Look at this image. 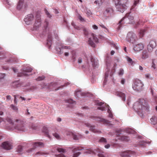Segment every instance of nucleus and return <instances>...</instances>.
<instances>
[{
	"label": "nucleus",
	"mask_w": 157,
	"mask_h": 157,
	"mask_svg": "<svg viewBox=\"0 0 157 157\" xmlns=\"http://www.w3.org/2000/svg\"><path fill=\"white\" fill-rule=\"evenodd\" d=\"M57 150L60 153L56 155V157H78L80 154L78 151L81 150H82L83 153L86 154L95 153V151L91 149H86L77 146L70 147L66 149L59 148H57Z\"/></svg>",
	"instance_id": "f257e3e1"
},
{
	"label": "nucleus",
	"mask_w": 157,
	"mask_h": 157,
	"mask_svg": "<svg viewBox=\"0 0 157 157\" xmlns=\"http://www.w3.org/2000/svg\"><path fill=\"white\" fill-rule=\"evenodd\" d=\"M6 122H5L0 117V126L2 124L5 123L3 125L5 126L7 129L10 130L15 129L18 132H25L26 131L24 126L22 124V122L20 120H16L15 125L10 118L7 117L6 119Z\"/></svg>",
	"instance_id": "f03ea898"
},
{
	"label": "nucleus",
	"mask_w": 157,
	"mask_h": 157,
	"mask_svg": "<svg viewBox=\"0 0 157 157\" xmlns=\"http://www.w3.org/2000/svg\"><path fill=\"white\" fill-rule=\"evenodd\" d=\"M133 108L140 116H142L145 111L148 112L149 109L147 102L143 99H140L135 102Z\"/></svg>",
	"instance_id": "7ed1b4c3"
},
{
	"label": "nucleus",
	"mask_w": 157,
	"mask_h": 157,
	"mask_svg": "<svg viewBox=\"0 0 157 157\" xmlns=\"http://www.w3.org/2000/svg\"><path fill=\"white\" fill-rule=\"evenodd\" d=\"M83 31L85 37L88 38L89 44L91 46L94 47L95 46L94 42L98 43V38L94 33L88 32L86 29L84 28Z\"/></svg>",
	"instance_id": "20e7f679"
},
{
	"label": "nucleus",
	"mask_w": 157,
	"mask_h": 157,
	"mask_svg": "<svg viewBox=\"0 0 157 157\" xmlns=\"http://www.w3.org/2000/svg\"><path fill=\"white\" fill-rule=\"evenodd\" d=\"M44 23V27L43 28V35L45 36L46 34H48V39L47 40L46 44L49 46V48H50L52 43V36L51 33L49 32L48 29L47 27L48 24V22L45 21Z\"/></svg>",
	"instance_id": "39448f33"
},
{
	"label": "nucleus",
	"mask_w": 157,
	"mask_h": 157,
	"mask_svg": "<svg viewBox=\"0 0 157 157\" xmlns=\"http://www.w3.org/2000/svg\"><path fill=\"white\" fill-rule=\"evenodd\" d=\"M94 102L95 105L98 106V109L103 111L107 110V112L109 113V117L112 118L113 115L110 109L109 108L108 105L105 104L104 103L100 102L98 100H95Z\"/></svg>",
	"instance_id": "423d86ee"
},
{
	"label": "nucleus",
	"mask_w": 157,
	"mask_h": 157,
	"mask_svg": "<svg viewBox=\"0 0 157 157\" xmlns=\"http://www.w3.org/2000/svg\"><path fill=\"white\" fill-rule=\"evenodd\" d=\"M144 86L143 82L139 79H136L134 81L132 86L134 90L140 92L143 90Z\"/></svg>",
	"instance_id": "0eeeda50"
},
{
	"label": "nucleus",
	"mask_w": 157,
	"mask_h": 157,
	"mask_svg": "<svg viewBox=\"0 0 157 157\" xmlns=\"http://www.w3.org/2000/svg\"><path fill=\"white\" fill-rule=\"evenodd\" d=\"M31 145L33 147V148L31 149L30 150H29L27 152L29 153L28 155H32V151L34 149L37 147L40 148H44L45 147L44 143L39 141H34L31 142H29Z\"/></svg>",
	"instance_id": "6e6552de"
},
{
	"label": "nucleus",
	"mask_w": 157,
	"mask_h": 157,
	"mask_svg": "<svg viewBox=\"0 0 157 157\" xmlns=\"http://www.w3.org/2000/svg\"><path fill=\"white\" fill-rule=\"evenodd\" d=\"M133 20V17L130 15L129 13H127L126 14L125 16L122 18L120 21L119 22L118 27H119L121 25H122L123 24V23L122 22L123 21H124V23L126 24L128 23H133L132 21Z\"/></svg>",
	"instance_id": "1a4fd4ad"
},
{
	"label": "nucleus",
	"mask_w": 157,
	"mask_h": 157,
	"mask_svg": "<svg viewBox=\"0 0 157 157\" xmlns=\"http://www.w3.org/2000/svg\"><path fill=\"white\" fill-rule=\"evenodd\" d=\"M137 39V37L136 34L133 32H128L126 38L127 41L132 43H133Z\"/></svg>",
	"instance_id": "9d476101"
},
{
	"label": "nucleus",
	"mask_w": 157,
	"mask_h": 157,
	"mask_svg": "<svg viewBox=\"0 0 157 157\" xmlns=\"http://www.w3.org/2000/svg\"><path fill=\"white\" fill-rule=\"evenodd\" d=\"M61 48H63L64 49H69L68 51H66L64 53V56H68L69 55L70 53L71 54V56L72 59H73L74 61H75L76 60V59L75 58V53L74 52H72L71 50H70V46H61V47H59V48L60 49Z\"/></svg>",
	"instance_id": "9b49d317"
},
{
	"label": "nucleus",
	"mask_w": 157,
	"mask_h": 157,
	"mask_svg": "<svg viewBox=\"0 0 157 157\" xmlns=\"http://www.w3.org/2000/svg\"><path fill=\"white\" fill-rule=\"evenodd\" d=\"M27 6V5L25 0H19L17 8L19 10L24 11L26 10Z\"/></svg>",
	"instance_id": "f8f14e48"
},
{
	"label": "nucleus",
	"mask_w": 157,
	"mask_h": 157,
	"mask_svg": "<svg viewBox=\"0 0 157 157\" xmlns=\"http://www.w3.org/2000/svg\"><path fill=\"white\" fill-rule=\"evenodd\" d=\"M116 9L117 11L123 13L127 9L128 6L124 3L118 2L116 4Z\"/></svg>",
	"instance_id": "ddd939ff"
},
{
	"label": "nucleus",
	"mask_w": 157,
	"mask_h": 157,
	"mask_svg": "<svg viewBox=\"0 0 157 157\" xmlns=\"http://www.w3.org/2000/svg\"><path fill=\"white\" fill-rule=\"evenodd\" d=\"M120 155L122 157H131V156H136V153L130 150L120 152Z\"/></svg>",
	"instance_id": "4468645a"
},
{
	"label": "nucleus",
	"mask_w": 157,
	"mask_h": 157,
	"mask_svg": "<svg viewBox=\"0 0 157 157\" xmlns=\"http://www.w3.org/2000/svg\"><path fill=\"white\" fill-rule=\"evenodd\" d=\"M104 14L106 17H110L114 15V11L111 7H108L105 8Z\"/></svg>",
	"instance_id": "2eb2a0df"
},
{
	"label": "nucleus",
	"mask_w": 157,
	"mask_h": 157,
	"mask_svg": "<svg viewBox=\"0 0 157 157\" xmlns=\"http://www.w3.org/2000/svg\"><path fill=\"white\" fill-rule=\"evenodd\" d=\"M33 70V69L30 67H27L25 69H23L21 72L20 74L17 75L19 76H29L30 74H29L30 72Z\"/></svg>",
	"instance_id": "dca6fc26"
},
{
	"label": "nucleus",
	"mask_w": 157,
	"mask_h": 157,
	"mask_svg": "<svg viewBox=\"0 0 157 157\" xmlns=\"http://www.w3.org/2000/svg\"><path fill=\"white\" fill-rule=\"evenodd\" d=\"M86 58H87V60L89 59L90 60L92 67L94 69H96L98 67V60L97 59H94L91 54L89 55V58L87 56V57H86Z\"/></svg>",
	"instance_id": "f3484780"
},
{
	"label": "nucleus",
	"mask_w": 157,
	"mask_h": 157,
	"mask_svg": "<svg viewBox=\"0 0 157 157\" xmlns=\"http://www.w3.org/2000/svg\"><path fill=\"white\" fill-rule=\"evenodd\" d=\"M122 134L121 130L119 129L116 131L117 136L119 137L118 139L125 141H128L129 140V138L127 136H120Z\"/></svg>",
	"instance_id": "a211bd4d"
},
{
	"label": "nucleus",
	"mask_w": 157,
	"mask_h": 157,
	"mask_svg": "<svg viewBox=\"0 0 157 157\" xmlns=\"http://www.w3.org/2000/svg\"><path fill=\"white\" fill-rule=\"evenodd\" d=\"M34 17L32 14H28L24 19V21L27 25H29L32 23Z\"/></svg>",
	"instance_id": "6ab92c4d"
},
{
	"label": "nucleus",
	"mask_w": 157,
	"mask_h": 157,
	"mask_svg": "<svg viewBox=\"0 0 157 157\" xmlns=\"http://www.w3.org/2000/svg\"><path fill=\"white\" fill-rule=\"evenodd\" d=\"M113 73H112L111 71H110L109 70H108V69L106 70V71L105 73V79L103 81L104 86L105 85V83L107 81V79H108L109 75L110 76V78H111L112 79H113Z\"/></svg>",
	"instance_id": "aec40b11"
},
{
	"label": "nucleus",
	"mask_w": 157,
	"mask_h": 157,
	"mask_svg": "<svg viewBox=\"0 0 157 157\" xmlns=\"http://www.w3.org/2000/svg\"><path fill=\"white\" fill-rule=\"evenodd\" d=\"M40 14H37L36 19L34 25V28L36 30H38L41 25V21L40 19Z\"/></svg>",
	"instance_id": "412c9836"
},
{
	"label": "nucleus",
	"mask_w": 157,
	"mask_h": 157,
	"mask_svg": "<svg viewBox=\"0 0 157 157\" xmlns=\"http://www.w3.org/2000/svg\"><path fill=\"white\" fill-rule=\"evenodd\" d=\"M156 46V43L155 41L151 40L149 44L147 45V50L149 53H151L153 51V49Z\"/></svg>",
	"instance_id": "4be33fe9"
},
{
	"label": "nucleus",
	"mask_w": 157,
	"mask_h": 157,
	"mask_svg": "<svg viewBox=\"0 0 157 157\" xmlns=\"http://www.w3.org/2000/svg\"><path fill=\"white\" fill-rule=\"evenodd\" d=\"M86 126L88 127L89 128V130L92 132L94 133H100L101 132L99 130L95 128V125H92L89 123H85Z\"/></svg>",
	"instance_id": "5701e85b"
},
{
	"label": "nucleus",
	"mask_w": 157,
	"mask_h": 157,
	"mask_svg": "<svg viewBox=\"0 0 157 157\" xmlns=\"http://www.w3.org/2000/svg\"><path fill=\"white\" fill-rule=\"evenodd\" d=\"M2 147L7 150H10L12 148V144L10 142H5L2 144Z\"/></svg>",
	"instance_id": "b1692460"
},
{
	"label": "nucleus",
	"mask_w": 157,
	"mask_h": 157,
	"mask_svg": "<svg viewBox=\"0 0 157 157\" xmlns=\"http://www.w3.org/2000/svg\"><path fill=\"white\" fill-rule=\"evenodd\" d=\"M144 47V46L142 43H139L136 45L134 47V49L136 51H140L143 50Z\"/></svg>",
	"instance_id": "393cba45"
},
{
	"label": "nucleus",
	"mask_w": 157,
	"mask_h": 157,
	"mask_svg": "<svg viewBox=\"0 0 157 157\" xmlns=\"http://www.w3.org/2000/svg\"><path fill=\"white\" fill-rule=\"evenodd\" d=\"M124 92V90L122 92L120 91H117L116 93V94L121 98L123 101H125L126 99Z\"/></svg>",
	"instance_id": "a878e982"
},
{
	"label": "nucleus",
	"mask_w": 157,
	"mask_h": 157,
	"mask_svg": "<svg viewBox=\"0 0 157 157\" xmlns=\"http://www.w3.org/2000/svg\"><path fill=\"white\" fill-rule=\"evenodd\" d=\"M94 119L97 121L102 122L105 124H108L109 123V122L108 121L100 117H94Z\"/></svg>",
	"instance_id": "bb28decb"
},
{
	"label": "nucleus",
	"mask_w": 157,
	"mask_h": 157,
	"mask_svg": "<svg viewBox=\"0 0 157 157\" xmlns=\"http://www.w3.org/2000/svg\"><path fill=\"white\" fill-rule=\"evenodd\" d=\"M149 57V53L146 50H144L142 52L141 58L142 59H145Z\"/></svg>",
	"instance_id": "cd10ccee"
},
{
	"label": "nucleus",
	"mask_w": 157,
	"mask_h": 157,
	"mask_svg": "<svg viewBox=\"0 0 157 157\" xmlns=\"http://www.w3.org/2000/svg\"><path fill=\"white\" fill-rule=\"evenodd\" d=\"M21 85V83L19 81H15L12 83V86L14 88H18Z\"/></svg>",
	"instance_id": "c85d7f7f"
},
{
	"label": "nucleus",
	"mask_w": 157,
	"mask_h": 157,
	"mask_svg": "<svg viewBox=\"0 0 157 157\" xmlns=\"http://www.w3.org/2000/svg\"><path fill=\"white\" fill-rule=\"evenodd\" d=\"M67 136H69L73 138L74 140H77L78 139V136L73 132H67Z\"/></svg>",
	"instance_id": "c756f323"
},
{
	"label": "nucleus",
	"mask_w": 157,
	"mask_h": 157,
	"mask_svg": "<svg viewBox=\"0 0 157 157\" xmlns=\"http://www.w3.org/2000/svg\"><path fill=\"white\" fill-rule=\"evenodd\" d=\"M141 137V136H139L138 138H137V140L139 141V142L137 144V145L140 147L144 146L145 145V141L142 140Z\"/></svg>",
	"instance_id": "7c9ffc66"
},
{
	"label": "nucleus",
	"mask_w": 157,
	"mask_h": 157,
	"mask_svg": "<svg viewBox=\"0 0 157 157\" xmlns=\"http://www.w3.org/2000/svg\"><path fill=\"white\" fill-rule=\"evenodd\" d=\"M50 154L49 152H44L42 151H40L37 152L36 155L38 156L43 155L45 156H47Z\"/></svg>",
	"instance_id": "2f4dec72"
},
{
	"label": "nucleus",
	"mask_w": 157,
	"mask_h": 157,
	"mask_svg": "<svg viewBox=\"0 0 157 157\" xmlns=\"http://www.w3.org/2000/svg\"><path fill=\"white\" fill-rule=\"evenodd\" d=\"M151 123L153 125L157 124V118L155 116H152L150 119Z\"/></svg>",
	"instance_id": "473e14b6"
},
{
	"label": "nucleus",
	"mask_w": 157,
	"mask_h": 157,
	"mask_svg": "<svg viewBox=\"0 0 157 157\" xmlns=\"http://www.w3.org/2000/svg\"><path fill=\"white\" fill-rule=\"evenodd\" d=\"M29 128L30 129V131L32 130L33 132H34L35 130L37 129V127L34 124H30L29 125Z\"/></svg>",
	"instance_id": "72a5a7b5"
},
{
	"label": "nucleus",
	"mask_w": 157,
	"mask_h": 157,
	"mask_svg": "<svg viewBox=\"0 0 157 157\" xmlns=\"http://www.w3.org/2000/svg\"><path fill=\"white\" fill-rule=\"evenodd\" d=\"M104 1V0H95L94 3L98 6H100L102 5Z\"/></svg>",
	"instance_id": "f704fd0d"
},
{
	"label": "nucleus",
	"mask_w": 157,
	"mask_h": 157,
	"mask_svg": "<svg viewBox=\"0 0 157 157\" xmlns=\"http://www.w3.org/2000/svg\"><path fill=\"white\" fill-rule=\"evenodd\" d=\"M43 132H44L45 135L49 138L50 139V132L49 131L47 128H44L43 130Z\"/></svg>",
	"instance_id": "c9c22d12"
},
{
	"label": "nucleus",
	"mask_w": 157,
	"mask_h": 157,
	"mask_svg": "<svg viewBox=\"0 0 157 157\" xmlns=\"http://www.w3.org/2000/svg\"><path fill=\"white\" fill-rule=\"evenodd\" d=\"M125 132L128 134H134L136 133V132L133 130L131 128H127L125 130Z\"/></svg>",
	"instance_id": "e433bc0d"
},
{
	"label": "nucleus",
	"mask_w": 157,
	"mask_h": 157,
	"mask_svg": "<svg viewBox=\"0 0 157 157\" xmlns=\"http://www.w3.org/2000/svg\"><path fill=\"white\" fill-rule=\"evenodd\" d=\"M85 12L88 17H89L92 16V13L89 9L86 7L85 10Z\"/></svg>",
	"instance_id": "4c0bfd02"
},
{
	"label": "nucleus",
	"mask_w": 157,
	"mask_h": 157,
	"mask_svg": "<svg viewBox=\"0 0 157 157\" xmlns=\"http://www.w3.org/2000/svg\"><path fill=\"white\" fill-rule=\"evenodd\" d=\"M138 2L139 1L138 0H135L133 5L132 6V7L131 8L130 10H135V7L138 3Z\"/></svg>",
	"instance_id": "58836bf2"
},
{
	"label": "nucleus",
	"mask_w": 157,
	"mask_h": 157,
	"mask_svg": "<svg viewBox=\"0 0 157 157\" xmlns=\"http://www.w3.org/2000/svg\"><path fill=\"white\" fill-rule=\"evenodd\" d=\"M126 59L128 62L131 64L132 65L134 63V62L132 60V59L128 56H127Z\"/></svg>",
	"instance_id": "ea45409f"
},
{
	"label": "nucleus",
	"mask_w": 157,
	"mask_h": 157,
	"mask_svg": "<svg viewBox=\"0 0 157 157\" xmlns=\"http://www.w3.org/2000/svg\"><path fill=\"white\" fill-rule=\"evenodd\" d=\"M10 107L11 109L15 112H17L18 111L17 107L13 104L10 105Z\"/></svg>",
	"instance_id": "a19ab883"
},
{
	"label": "nucleus",
	"mask_w": 157,
	"mask_h": 157,
	"mask_svg": "<svg viewBox=\"0 0 157 157\" xmlns=\"http://www.w3.org/2000/svg\"><path fill=\"white\" fill-rule=\"evenodd\" d=\"M66 102L69 103V105L75 104L76 102L73 101L72 99H69L66 100Z\"/></svg>",
	"instance_id": "79ce46f5"
},
{
	"label": "nucleus",
	"mask_w": 157,
	"mask_h": 157,
	"mask_svg": "<svg viewBox=\"0 0 157 157\" xmlns=\"http://www.w3.org/2000/svg\"><path fill=\"white\" fill-rule=\"evenodd\" d=\"M5 76L4 74L0 73V83L4 81Z\"/></svg>",
	"instance_id": "37998d69"
},
{
	"label": "nucleus",
	"mask_w": 157,
	"mask_h": 157,
	"mask_svg": "<svg viewBox=\"0 0 157 157\" xmlns=\"http://www.w3.org/2000/svg\"><path fill=\"white\" fill-rule=\"evenodd\" d=\"M146 32V31L144 29H142L140 30L139 32L140 36V37H142L143 36L145 33Z\"/></svg>",
	"instance_id": "c03bdc74"
},
{
	"label": "nucleus",
	"mask_w": 157,
	"mask_h": 157,
	"mask_svg": "<svg viewBox=\"0 0 157 157\" xmlns=\"http://www.w3.org/2000/svg\"><path fill=\"white\" fill-rule=\"evenodd\" d=\"M99 141L103 143H105L107 142V140L104 137H101L99 140Z\"/></svg>",
	"instance_id": "a18cd8bd"
},
{
	"label": "nucleus",
	"mask_w": 157,
	"mask_h": 157,
	"mask_svg": "<svg viewBox=\"0 0 157 157\" xmlns=\"http://www.w3.org/2000/svg\"><path fill=\"white\" fill-rule=\"evenodd\" d=\"M53 136L55 137L56 139L59 140L61 139V137L57 133H55L52 134Z\"/></svg>",
	"instance_id": "49530a36"
},
{
	"label": "nucleus",
	"mask_w": 157,
	"mask_h": 157,
	"mask_svg": "<svg viewBox=\"0 0 157 157\" xmlns=\"http://www.w3.org/2000/svg\"><path fill=\"white\" fill-rule=\"evenodd\" d=\"M71 25L75 29L77 30L80 29V27L76 25L73 22L71 23Z\"/></svg>",
	"instance_id": "de8ad7c7"
},
{
	"label": "nucleus",
	"mask_w": 157,
	"mask_h": 157,
	"mask_svg": "<svg viewBox=\"0 0 157 157\" xmlns=\"http://www.w3.org/2000/svg\"><path fill=\"white\" fill-rule=\"evenodd\" d=\"M23 147L22 146L20 145L19 146L17 147V151L18 152H21L23 150Z\"/></svg>",
	"instance_id": "09e8293b"
},
{
	"label": "nucleus",
	"mask_w": 157,
	"mask_h": 157,
	"mask_svg": "<svg viewBox=\"0 0 157 157\" xmlns=\"http://www.w3.org/2000/svg\"><path fill=\"white\" fill-rule=\"evenodd\" d=\"M124 72V70L122 69H121L118 72V75L120 76H122L123 75Z\"/></svg>",
	"instance_id": "8fccbe9b"
},
{
	"label": "nucleus",
	"mask_w": 157,
	"mask_h": 157,
	"mask_svg": "<svg viewBox=\"0 0 157 157\" xmlns=\"http://www.w3.org/2000/svg\"><path fill=\"white\" fill-rule=\"evenodd\" d=\"M128 0H120L118 2H121L122 3H124L127 5Z\"/></svg>",
	"instance_id": "3c124183"
},
{
	"label": "nucleus",
	"mask_w": 157,
	"mask_h": 157,
	"mask_svg": "<svg viewBox=\"0 0 157 157\" xmlns=\"http://www.w3.org/2000/svg\"><path fill=\"white\" fill-rule=\"evenodd\" d=\"M145 77L147 79H152V78L151 77V75L149 74H147L145 75Z\"/></svg>",
	"instance_id": "603ef678"
},
{
	"label": "nucleus",
	"mask_w": 157,
	"mask_h": 157,
	"mask_svg": "<svg viewBox=\"0 0 157 157\" xmlns=\"http://www.w3.org/2000/svg\"><path fill=\"white\" fill-rule=\"evenodd\" d=\"M82 93L81 92V90H79L77 91H76L75 92V95L76 96H78L79 95V94H82Z\"/></svg>",
	"instance_id": "864d4df0"
},
{
	"label": "nucleus",
	"mask_w": 157,
	"mask_h": 157,
	"mask_svg": "<svg viewBox=\"0 0 157 157\" xmlns=\"http://www.w3.org/2000/svg\"><path fill=\"white\" fill-rule=\"evenodd\" d=\"M45 78L44 76L38 77L36 79L38 81H40L43 80Z\"/></svg>",
	"instance_id": "5fc2aeb1"
},
{
	"label": "nucleus",
	"mask_w": 157,
	"mask_h": 157,
	"mask_svg": "<svg viewBox=\"0 0 157 157\" xmlns=\"http://www.w3.org/2000/svg\"><path fill=\"white\" fill-rule=\"evenodd\" d=\"M45 12L46 14L47 15L48 17H49V18H51L52 17V16L50 14L48 11H47L46 10H45Z\"/></svg>",
	"instance_id": "6e6d98bb"
},
{
	"label": "nucleus",
	"mask_w": 157,
	"mask_h": 157,
	"mask_svg": "<svg viewBox=\"0 0 157 157\" xmlns=\"http://www.w3.org/2000/svg\"><path fill=\"white\" fill-rule=\"evenodd\" d=\"M126 82L125 79L124 78H122L121 81V84L124 85Z\"/></svg>",
	"instance_id": "4d7b16f0"
},
{
	"label": "nucleus",
	"mask_w": 157,
	"mask_h": 157,
	"mask_svg": "<svg viewBox=\"0 0 157 157\" xmlns=\"http://www.w3.org/2000/svg\"><path fill=\"white\" fill-rule=\"evenodd\" d=\"M11 96L10 95H7L6 97V100L7 101H10L11 99Z\"/></svg>",
	"instance_id": "13d9d810"
},
{
	"label": "nucleus",
	"mask_w": 157,
	"mask_h": 157,
	"mask_svg": "<svg viewBox=\"0 0 157 157\" xmlns=\"http://www.w3.org/2000/svg\"><path fill=\"white\" fill-rule=\"evenodd\" d=\"M100 26H101V27L105 29V32H107L108 31V30L104 26V25H103V24H100Z\"/></svg>",
	"instance_id": "bf43d9fd"
},
{
	"label": "nucleus",
	"mask_w": 157,
	"mask_h": 157,
	"mask_svg": "<svg viewBox=\"0 0 157 157\" xmlns=\"http://www.w3.org/2000/svg\"><path fill=\"white\" fill-rule=\"evenodd\" d=\"M98 155L99 157H105L103 154L100 153H98Z\"/></svg>",
	"instance_id": "052dcab7"
},
{
	"label": "nucleus",
	"mask_w": 157,
	"mask_h": 157,
	"mask_svg": "<svg viewBox=\"0 0 157 157\" xmlns=\"http://www.w3.org/2000/svg\"><path fill=\"white\" fill-rule=\"evenodd\" d=\"M151 67L153 68L154 70L156 68L155 65L153 62H152Z\"/></svg>",
	"instance_id": "680f3d73"
},
{
	"label": "nucleus",
	"mask_w": 157,
	"mask_h": 157,
	"mask_svg": "<svg viewBox=\"0 0 157 157\" xmlns=\"http://www.w3.org/2000/svg\"><path fill=\"white\" fill-rule=\"evenodd\" d=\"M93 28L95 30H97L98 29V26L96 25H94L92 26Z\"/></svg>",
	"instance_id": "e2e57ef3"
},
{
	"label": "nucleus",
	"mask_w": 157,
	"mask_h": 157,
	"mask_svg": "<svg viewBox=\"0 0 157 157\" xmlns=\"http://www.w3.org/2000/svg\"><path fill=\"white\" fill-rule=\"evenodd\" d=\"M78 17H79V19H80V20H81L82 21H84V18L83 17H82L81 16L79 15Z\"/></svg>",
	"instance_id": "0e129e2a"
},
{
	"label": "nucleus",
	"mask_w": 157,
	"mask_h": 157,
	"mask_svg": "<svg viewBox=\"0 0 157 157\" xmlns=\"http://www.w3.org/2000/svg\"><path fill=\"white\" fill-rule=\"evenodd\" d=\"M78 63H82V58H79L78 59Z\"/></svg>",
	"instance_id": "69168bd1"
},
{
	"label": "nucleus",
	"mask_w": 157,
	"mask_h": 157,
	"mask_svg": "<svg viewBox=\"0 0 157 157\" xmlns=\"http://www.w3.org/2000/svg\"><path fill=\"white\" fill-rule=\"evenodd\" d=\"M105 148L108 149L110 147V145L109 144H108L106 145H105Z\"/></svg>",
	"instance_id": "338daca9"
},
{
	"label": "nucleus",
	"mask_w": 157,
	"mask_h": 157,
	"mask_svg": "<svg viewBox=\"0 0 157 157\" xmlns=\"http://www.w3.org/2000/svg\"><path fill=\"white\" fill-rule=\"evenodd\" d=\"M139 69L141 71H142L143 70V68L140 65L139 66Z\"/></svg>",
	"instance_id": "774afa93"
}]
</instances>
